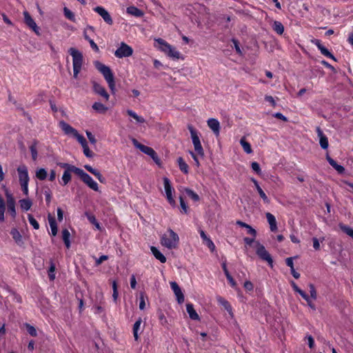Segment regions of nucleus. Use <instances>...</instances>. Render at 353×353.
Instances as JSON below:
<instances>
[{
  "mask_svg": "<svg viewBox=\"0 0 353 353\" xmlns=\"http://www.w3.org/2000/svg\"><path fill=\"white\" fill-rule=\"evenodd\" d=\"M48 221L51 228L52 235L55 236L58 232L57 225L55 219L49 214Z\"/></svg>",
  "mask_w": 353,
  "mask_h": 353,
  "instance_id": "27",
  "label": "nucleus"
},
{
  "mask_svg": "<svg viewBox=\"0 0 353 353\" xmlns=\"http://www.w3.org/2000/svg\"><path fill=\"white\" fill-rule=\"evenodd\" d=\"M37 145H38V141L34 139L33 141L32 145L30 146L32 158L34 161L37 160V157H38V152H37Z\"/></svg>",
  "mask_w": 353,
  "mask_h": 353,
  "instance_id": "38",
  "label": "nucleus"
},
{
  "mask_svg": "<svg viewBox=\"0 0 353 353\" xmlns=\"http://www.w3.org/2000/svg\"><path fill=\"white\" fill-rule=\"evenodd\" d=\"M316 131L319 138V144L322 149L326 150L329 146L327 137L323 134L320 127H316Z\"/></svg>",
  "mask_w": 353,
  "mask_h": 353,
  "instance_id": "17",
  "label": "nucleus"
},
{
  "mask_svg": "<svg viewBox=\"0 0 353 353\" xmlns=\"http://www.w3.org/2000/svg\"><path fill=\"white\" fill-rule=\"evenodd\" d=\"M92 174H94L101 183H105V179L97 170Z\"/></svg>",
  "mask_w": 353,
  "mask_h": 353,
  "instance_id": "58",
  "label": "nucleus"
},
{
  "mask_svg": "<svg viewBox=\"0 0 353 353\" xmlns=\"http://www.w3.org/2000/svg\"><path fill=\"white\" fill-rule=\"evenodd\" d=\"M308 286L310 288V293L311 298L313 299H316L317 297V293H316V290L315 289L314 284L310 283L308 285Z\"/></svg>",
  "mask_w": 353,
  "mask_h": 353,
  "instance_id": "51",
  "label": "nucleus"
},
{
  "mask_svg": "<svg viewBox=\"0 0 353 353\" xmlns=\"http://www.w3.org/2000/svg\"><path fill=\"white\" fill-rule=\"evenodd\" d=\"M145 303L144 294H143V293H141L139 309L141 310H143L145 309Z\"/></svg>",
  "mask_w": 353,
  "mask_h": 353,
  "instance_id": "57",
  "label": "nucleus"
},
{
  "mask_svg": "<svg viewBox=\"0 0 353 353\" xmlns=\"http://www.w3.org/2000/svg\"><path fill=\"white\" fill-rule=\"evenodd\" d=\"M248 234L254 236V238L256 236V231L254 230L251 225H248L246 228Z\"/></svg>",
  "mask_w": 353,
  "mask_h": 353,
  "instance_id": "59",
  "label": "nucleus"
},
{
  "mask_svg": "<svg viewBox=\"0 0 353 353\" xmlns=\"http://www.w3.org/2000/svg\"><path fill=\"white\" fill-rule=\"evenodd\" d=\"M17 172L19 174V181L20 184L28 183L30 179L28 176L27 166L24 164L19 165L17 168Z\"/></svg>",
  "mask_w": 353,
  "mask_h": 353,
  "instance_id": "10",
  "label": "nucleus"
},
{
  "mask_svg": "<svg viewBox=\"0 0 353 353\" xmlns=\"http://www.w3.org/2000/svg\"><path fill=\"white\" fill-rule=\"evenodd\" d=\"M158 43L160 45V50L163 51V52L168 54V51H170V48L172 46H170L169 43H168L165 41H164L162 39H158L156 40Z\"/></svg>",
  "mask_w": 353,
  "mask_h": 353,
  "instance_id": "30",
  "label": "nucleus"
},
{
  "mask_svg": "<svg viewBox=\"0 0 353 353\" xmlns=\"http://www.w3.org/2000/svg\"><path fill=\"white\" fill-rule=\"evenodd\" d=\"M63 12H64V15L65 17L68 19L69 20L74 22L75 21V17H74V13L70 10H69L68 8L66 7H64L63 8Z\"/></svg>",
  "mask_w": 353,
  "mask_h": 353,
  "instance_id": "45",
  "label": "nucleus"
},
{
  "mask_svg": "<svg viewBox=\"0 0 353 353\" xmlns=\"http://www.w3.org/2000/svg\"><path fill=\"white\" fill-rule=\"evenodd\" d=\"M240 144L241 145L243 150L247 154H251L252 152L251 145L248 141H246L245 138L244 137L241 139Z\"/></svg>",
  "mask_w": 353,
  "mask_h": 353,
  "instance_id": "36",
  "label": "nucleus"
},
{
  "mask_svg": "<svg viewBox=\"0 0 353 353\" xmlns=\"http://www.w3.org/2000/svg\"><path fill=\"white\" fill-rule=\"evenodd\" d=\"M87 218L89 220V221L95 225V227L99 230L100 229V225L99 223L96 219L95 216L92 214H87Z\"/></svg>",
  "mask_w": 353,
  "mask_h": 353,
  "instance_id": "48",
  "label": "nucleus"
},
{
  "mask_svg": "<svg viewBox=\"0 0 353 353\" xmlns=\"http://www.w3.org/2000/svg\"><path fill=\"white\" fill-rule=\"evenodd\" d=\"M186 310L189 314V316L192 320H199V316L194 309L193 305L192 303H187L186 305Z\"/></svg>",
  "mask_w": 353,
  "mask_h": 353,
  "instance_id": "24",
  "label": "nucleus"
},
{
  "mask_svg": "<svg viewBox=\"0 0 353 353\" xmlns=\"http://www.w3.org/2000/svg\"><path fill=\"white\" fill-rule=\"evenodd\" d=\"M177 162H178L179 167L181 171L185 174H188L189 166L184 161L182 157H179L177 159Z\"/></svg>",
  "mask_w": 353,
  "mask_h": 353,
  "instance_id": "39",
  "label": "nucleus"
},
{
  "mask_svg": "<svg viewBox=\"0 0 353 353\" xmlns=\"http://www.w3.org/2000/svg\"><path fill=\"white\" fill-rule=\"evenodd\" d=\"M44 195H45V197H46V201L48 204H50V201H51V192L50 190H46L44 192Z\"/></svg>",
  "mask_w": 353,
  "mask_h": 353,
  "instance_id": "63",
  "label": "nucleus"
},
{
  "mask_svg": "<svg viewBox=\"0 0 353 353\" xmlns=\"http://www.w3.org/2000/svg\"><path fill=\"white\" fill-rule=\"evenodd\" d=\"M6 211V203L3 198L0 194V222H3L5 220L4 213Z\"/></svg>",
  "mask_w": 353,
  "mask_h": 353,
  "instance_id": "41",
  "label": "nucleus"
},
{
  "mask_svg": "<svg viewBox=\"0 0 353 353\" xmlns=\"http://www.w3.org/2000/svg\"><path fill=\"white\" fill-rule=\"evenodd\" d=\"M185 192L187 194V195L191 199H192L194 201L196 202V201H199V199H200L199 196L196 192H194L193 190H192L189 188H185Z\"/></svg>",
  "mask_w": 353,
  "mask_h": 353,
  "instance_id": "44",
  "label": "nucleus"
},
{
  "mask_svg": "<svg viewBox=\"0 0 353 353\" xmlns=\"http://www.w3.org/2000/svg\"><path fill=\"white\" fill-rule=\"evenodd\" d=\"M140 150L144 154L150 156L157 164H160V159L157 152L152 148L147 145H141Z\"/></svg>",
  "mask_w": 353,
  "mask_h": 353,
  "instance_id": "13",
  "label": "nucleus"
},
{
  "mask_svg": "<svg viewBox=\"0 0 353 353\" xmlns=\"http://www.w3.org/2000/svg\"><path fill=\"white\" fill-rule=\"evenodd\" d=\"M141 323L142 319L141 317H139V319L137 320V321L134 323L133 325V335L134 337V340L137 341L139 340V331L140 330Z\"/></svg>",
  "mask_w": 353,
  "mask_h": 353,
  "instance_id": "28",
  "label": "nucleus"
},
{
  "mask_svg": "<svg viewBox=\"0 0 353 353\" xmlns=\"http://www.w3.org/2000/svg\"><path fill=\"white\" fill-rule=\"evenodd\" d=\"M272 29L274 30V32H276L278 34L280 35H281L284 32L283 25L282 24L281 22L278 21H275L273 23Z\"/></svg>",
  "mask_w": 353,
  "mask_h": 353,
  "instance_id": "35",
  "label": "nucleus"
},
{
  "mask_svg": "<svg viewBox=\"0 0 353 353\" xmlns=\"http://www.w3.org/2000/svg\"><path fill=\"white\" fill-rule=\"evenodd\" d=\"M170 286L176 297L177 302L179 304L183 303L184 302V295H183L179 285L177 284V283L175 281H172L170 283Z\"/></svg>",
  "mask_w": 353,
  "mask_h": 353,
  "instance_id": "14",
  "label": "nucleus"
},
{
  "mask_svg": "<svg viewBox=\"0 0 353 353\" xmlns=\"http://www.w3.org/2000/svg\"><path fill=\"white\" fill-rule=\"evenodd\" d=\"M268 222L270 224V230L275 232L277 230L276 221L274 216L270 212L265 214Z\"/></svg>",
  "mask_w": 353,
  "mask_h": 353,
  "instance_id": "20",
  "label": "nucleus"
},
{
  "mask_svg": "<svg viewBox=\"0 0 353 353\" xmlns=\"http://www.w3.org/2000/svg\"><path fill=\"white\" fill-rule=\"evenodd\" d=\"M208 127L212 130L213 133L216 137L219 136L220 134V123L219 121L214 118L209 119L207 121Z\"/></svg>",
  "mask_w": 353,
  "mask_h": 353,
  "instance_id": "16",
  "label": "nucleus"
},
{
  "mask_svg": "<svg viewBox=\"0 0 353 353\" xmlns=\"http://www.w3.org/2000/svg\"><path fill=\"white\" fill-rule=\"evenodd\" d=\"M252 169L257 174H261V170L260 165L257 162H252L251 164Z\"/></svg>",
  "mask_w": 353,
  "mask_h": 353,
  "instance_id": "55",
  "label": "nucleus"
},
{
  "mask_svg": "<svg viewBox=\"0 0 353 353\" xmlns=\"http://www.w3.org/2000/svg\"><path fill=\"white\" fill-rule=\"evenodd\" d=\"M252 181L254 183V185H255V187L256 188L257 192H259L261 198L263 199L264 203H270V199H268V197L266 196V194L264 192V191L261 189V188L259 185L258 181L256 179H252Z\"/></svg>",
  "mask_w": 353,
  "mask_h": 353,
  "instance_id": "21",
  "label": "nucleus"
},
{
  "mask_svg": "<svg viewBox=\"0 0 353 353\" xmlns=\"http://www.w3.org/2000/svg\"><path fill=\"white\" fill-rule=\"evenodd\" d=\"M72 172V171H64L63 176L61 177V181L60 182L61 185L65 186L71 181Z\"/></svg>",
  "mask_w": 353,
  "mask_h": 353,
  "instance_id": "34",
  "label": "nucleus"
},
{
  "mask_svg": "<svg viewBox=\"0 0 353 353\" xmlns=\"http://www.w3.org/2000/svg\"><path fill=\"white\" fill-rule=\"evenodd\" d=\"M92 107L96 112L100 114H105L108 109V107L100 102L94 103Z\"/></svg>",
  "mask_w": 353,
  "mask_h": 353,
  "instance_id": "29",
  "label": "nucleus"
},
{
  "mask_svg": "<svg viewBox=\"0 0 353 353\" xmlns=\"http://www.w3.org/2000/svg\"><path fill=\"white\" fill-rule=\"evenodd\" d=\"M93 10L103 18V19L107 24L110 26H112L113 24V20L112 17L103 7L97 6Z\"/></svg>",
  "mask_w": 353,
  "mask_h": 353,
  "instance_id": "9",
  "label": "nucleus"
},
{
  "mask_svg": "<svg viewBox=\"0 0 353 353\" xmlns=\"http://www.w3.org/2000/svg\"><path fill=\"white\" fill-rule=\"evenodd\" d=\"M150 250L154 257L158 259L161 263H165L166 258L165 256L154 246H151Z\"/></svg>",
  "mask_w": 353,
  "mask_h": 353,
  "instance_id": "23",
  "label": "nucleus"
},
{
  "mask_svg": "<svg viewBox=\"0 0 353 353\" xmlns=\"http://www.w3.org/2000/svg\"><path fill=\"white\" fill-rule=\"evenodd\" d=\"M126 12L128 14L137 17H141L143 16V12L135 6L128 7Z\"/></svg>",
  "mask_w": 353,
  "mask_h": 353,
  "instance_id": "25",
  "label": "nucleus"
},
{
  "mask_svg": "<svg viewBox=\"0 0 353 353\" xmlns=\"http://www.w3.org/2000/svg\"><path fill=\"white\" fill-rule=\"evenodd\" d=\"M19 203H20V207L21 208V209L25 210H30L32 205V202L29 199H21L19 201Z\"/></svg>",
  "mask_w": 353,
  "mask_h": 353,
  "instance_id": "40",
  "label": "nucleus"
},
{
  "mask_svg": "<svg viewBox=\"0 0 353 353\" xmlns=\"http://www.w3.org/2000/svg\"><path fill=\"white\" fill-rule=\"evenodd\" d=\"M312 43L316 45V46L318 48V49L321 51V54L324 56L333 59L334 61H336V59L335 57L325 48L324 47L321 43V41L316 39H314L312 41Z\"/></svg>",
  "mask_w": 353,
  "mask_h": 353,
  "instance_id": "12",
  "label": "nucleus"
},
{
  "mask_svg": "<svg viewBox=\"0 0 353 353\" xmlns=\"http://www.w3.org/2000/svg\"><path fill=\"white\" fill-rule=\"evenodd\" d=\"M55 270V265L53 263H51L50 267L48 270V276L50 281H53L55 278V275L54 274Z\"/></svg>",
  "mask_w": 353,
  "mask_h": 353,
  "instance_id": "50",
  "label": "nucleus"
},
{
  "mask_svg": "<svg viewBox=\"0 0 353 353\" xmlns=\"http://www.w3.org/2000/svg\"><path fill=\"white\" fill-rule=\"evenodd\" d=\"M8 212L14 218L16 216L15 201L12 194L6 192Z\"/></svg>",
  "mask_w": 353,
  "mask_h": 353,
  "instance_id": "15",
  "label": "nucleus"
},
{
  "mask_svg": "<svg viewBox=\"0 0 353 353\" xmlns=\"http://www.w3.org/2000/svg\"><path fill=\"white\" fill-rule=\"evenodd\" d=\"M69 52L72 57L73 61V68L81 69L83 64V55L82 54L75 48H71L69 50Z\"/></svg>",
  "mask_w": 353,
  "mask_h": 353,
  "instance_id": "6",
  "label": "nucleus"
},
{
  "mask_svg": "<svg viewBox=\"0 0 353 353\" xmlns=\"http://www.w3.org/2000/svg\"><path fill=\"white\" fill-rule=\"evenodd\" d=\"M94 65L96 68L103 74L104 79L108 84L110 89L111 90L112 92L114 93L115 89V82L114 74L111 69L108 66L101 63L99 61H95Z\"/></svg>",
  "mask_w": 353,
  "mask_h": 353,
  "instance_id": "2",
  "label": "nucleus"
},
{
  "mask_svg": "<svg viewBox=\"0 0 353 353\" xmlns=\"http://www.w3.org/2000/svg\"><path fill=\"white\" fill-rule=\"evenodd\" d=\"M10 234L17 245H22L23 244L22 236L17 229L12 228L10 231Z\"/></svg>",
  "mask_w": 353,
  "mask_h": 353,
  "instance_id": "22",
  "label": "nucleus"
},
{
  "mask_svg": "<svg viewBox=\"0 0 353 353\" xmlns=\"http://www.w3.org/2000/svg\"><path fill=\"white\" fill-rule=\"evenodd\" d=\"M70 233L68 231V230L63 229L62 230V239H63V241L65 245L67 248H70Z\"/></svg>",
  "mask_w": 353,
  "mask_h": 353,
  "instance_id": "33",
  "label": "nucleus"
},
{
  "mask_svg": "<svg viewBox=\"0 0 353 353\" xmlns=\"http://www.w3.org/2000/svg\"><path fill=\"white\" fill-rule=\"evenodd\" d=\"M339 228L341 229V230L346 234L347 236L351 237L353 239V229L350 228V226L343 224V223H340L339 224Z\"/></svg>",
  "mask_w": 353,
  "mask_h": 353,
  "instance_id": "31",
  "label": "nucleus"
},
{
  "mask_svg": "<svg viewBox=\"0 0 353 353\" xmlns=\"http://www.w3.org/2000/svg\"><path fill=\"white\" fill-rule=\"evenodd\" d=\"M23 15L26 24L30 28H31L37 35H39V28L37 26L35 21L32 18L30 14L27 11H25L23 12Z\"/></svg>",
  "mask_w": 353,
  "mask_h": 353,
  "instance_id": "11",
  "label": "nucleus"
},
{
  "mask_svg": "<svg viewBox=\"0 0 353 353\" xmlns=\"http://www.w3.org/2000/svg\"><path fill=\"white\" fill-rule=\"evenodd\" d=\"M188 128L191 134V138L192 140V143H193L195 152L197 153L198 155H199L201 157H203L205 155L204 150L201 145L200 139L197 134V131L195 130V128L192 125H188Z\"/></svg>",
  "mask_w": 353,
  "mask_h": 353,
  "instance_id": "4",
  "label": "nucleus"
},
{
  "mask_svg": "<svg viewBox=\"0 0 353 353\" xmlns=\"http://www.w3.org/2000/svg\"><path fill=\"white\" fill-rule=\"evenodd\" d=\"M216 300L229 313H232V307L227 300L220 296L216 297Z\"/></svg>",
  "mask_w": 353,
  "mask_h": 353,
  "instance_id": "32",
  "label": "nucleus"
},
{
  "mask_svg": "<svg viewBox=\"0 0 353 353\" xmlns=\"http://www.w3.org/2000/svg\"><path fill=\"white\" fill-rule=\"evenodd\" d=\"M326 159L328 163L332 165L339 174H343L345 172V168L341 165H339L328 154L326 155Z\"/></svg>",
  "mask_w": 353,
  "mask_h": 353,
  "instance_id": "19",
  "label": "nucleus"
},
{
  "mask_svg": "<svg viewBox=\"0 0 353 353\" xmlns=\"http://www.w3.org/2000/svg\"><path fill=\"white\" fill-rule=\"evenodd\" d=\"M244 288L247 291H252L254 286L250 281H247L244 283Z\"/></svg>",
  "mask_w": 353,
  "mask_h": 353,
  "instance_id": "61",
  "label": "nucleus"
},
{
  "mask_svg": "<svg viewBox=\"0 0 353 353\" xmlns=\"http://www.w3.org/2000/svg\"><path fill=\"white\" fill-rule=\"evenodd\" d=\"M80 179L85 183L90 188L94 191H99V186L97 182H95L92 178L83 170L79 168L77 173Z\"/></svg>",
  "mask_w": 353,
  "mask_h": 353,
  "instance_id": "5",
  "label": "nucleus"
},
{
  "mask_svg": "<svg viewBox=\"0 0 353 353\" xmlns=\"http://www.w3.org/2000/svg\"><path fill=\"white\" fill-rule=\"evenodd\" d=\"M26 326L27 328V332H28V334L30 335H31L32 336H37V332L34 326H32L30 324H28V323L26 324Z\"/></svg>",
  "mask_w": 353,
  "mask_h": 353,
  "instance_id": "49",
  "label": "nucleus"
},
{
  "mask_svg": "<svg viewBox=\"0 0 353 353\" xmlns=\"http://www.w3.org/2000/svg\"><path fill=\"white\" fill-rule=\"evenodd\" d=\"M86 135L88 137V139H89L90 142L92 144H95L97 143V139H95L94 136L90 132L86 131Z\"/></svg>",
  "mask_w": 353,
  "mask_h": 353,
  "instance_id": "56",
  "label": "nucleus"
},
{
  "mask_svg": "<svg viewBox=\"0 0 353 353\" xmlns=\"http://www.w3.org/2000/svg\"><path fill=\"white\" fill-rule=\"evenodd\" d=\"M163 185H164V188H165V194L166 195L172 194L173 188L171 185L170 181L167 177H163Z\"/></svg>",
  "mask_w": 353,
  "mask_h": 353,
  "instance_id": "37",
  "label": "nucleus"
},
{
  "mask_svg": "<svg viewBox=\"0 0 353 353\" xmlns=\"http://www.w3.org/2000/svg\"><path fill=\"white\" fill-rule=\"evenodd\" d=\"M313 241V248L315 250H320V244L319 241L317 238L313 237L312 238Z\"/></svg>",
  "mask_w": 353,
  "mask_h": 353,
  "instance_id": "60",
  "label": "nucleus"
},
{
  "mask_svg": "<svg viewBox=\"0 0 353 353\" xmlns=\"http://www.w3.org/2000/svg\"><path fill=\"white\" fill-rule=\"evenodd\" d=\"M179 200H180V205H181V208L182 209V212L184 214H187L188 213V205L185 203V201H184L183 196H181L179 197Z\"/></svg>",
  "mask_w": 353,
  "mask_h": 353,
  "instance_id": "54",
  "label": "nucleus"
},
{
  "mask_svg": "<svg viewBox=\"0 0 353 353\" xmlns=\"http://www.w3.org/2000/svg\"><path fill=\"white\" fill-rule=\"evenodd\" d=\"M170 57L173 59H179L180 58V53L175 50L172 46L170 48V51H168L167 54Z\"/></svg>",
  "mask_w": 353,
  "mask_h": 353,
  "instance_id": "47",
  "label": "nucleus"
},
{
  "mask_svg": "<svg viewBox=\"0 0 353 353\" xmlns=\"http://www.w3.org/2000/svg\"><path fill=\"white\" fill-rule=\"evenodd\" d=\"M83 154L88 158H92L94 156V153L89 149V147L83 149Z\"/></svg>",
  "mask_w": 353,
  "mask_h": 353,
  "instance_id": "64",
  "label": "nucleus"
},
{
  "mask_svg": "<svg viewBox=\"0 0 353 353\" xmlns=\"http://www.w3.org/2000/svg\"><path fill=\"white\" fill-rule=\"evenodd\" d=\"M95 259V265H100L103 261L108 259V255H101L99 258L94 257Z\"/></svg>",
  "mask_w": 353,
  "mask_h": 353,
  "instance_id": "52",
  "label": "nucleus"
},
{
  "mask_svg": "<svg viewBox=\"0 0 353 353\" xmlns=\"http://www.w3.org/2000/svg\"><path fill=\"white\" fill-rule=\"evenodd\" d=\"M93 89H94V91L97 94L104 97L106 101H108L109 99L108 93L107 92L103 86H101L100 84L94 82L93 84Z\"/></svg>",
  "mask_w": 353,
  "mask_h": 353,
  "instance_id": "18",
  "label": "nucleus"
},
{
  "mask_svg": "<svg viewBox=\"0 0 353 353\" xmlns=\"http://www.w3.org/2000/svg\"><path fill=\"white\" fill-rule=\"evenodd\" d=\"M59 127L66 135H71L74 137L80 144L86 141L84 137L80 134L78 131L64 121H60Z\"/></svg>",
  "mask_w": 353,
  "mask_h": 353,
  "instance_id": "3",
  "label": "nucleus"
},
{
  "mask_svg": "<svg viewBox=\"0 0 353 353\" xmlns=\"http://www.w3.org/2000/svg\"><path fill=\"white\" fill-rule=\"evenodd\" d=\"M127 114L132 117L133 119H134L138 123H145V120L143 117H140L139 115H137L134 111H132V110H127Z\"/></svg>",
  "mask_w": 353,
  "mask_h": 353,
  "instance_id": "43",
  "label": "nucleus"
},
{
  "mask_svg": "<svg viewBox=\"0 0 353 353\" xmlns=\"http://www.w3.org/2000/svg\"><path fill=\"white\" fill-rule=\"evenodd\" d=\"M257 248L256 253V254L263 261H265L268 263L270 266H272L273 260L272 256L269 254V252L265 250V247L260 244L259 242L257 243Z\"/></svg>",
  "mask_w": 353,
  "mask_h": 353,
  "instance_id": "8",
  "label": "nucleus"
},
{
  "mask_svg": "<svg viewBox=\"0 0 353 353\" xmlns=\"http://www.w3.org/2000/svg\"><path fill=\"white\" fill-rule=\"evenodd\" d=\"M132 53V48L124 42H122L120 47L115 51L114 55L118 58H123L130 57Z\"/></svg>",
  "mask_w": 353,
  "mask_h": 353,
  "instance_id": "7",
  "label": "nucleus"
},
{
  "mask_svg": "<svg viewBox=\"0 0 353 353\" xmlns=\"http://www.w3.org/2000/svg\"><path fill=\"white\" fill-rule=\"evenodd\" d=\"M321 63L322 65H323L327 68L331 70L334 72H336L335 68L331 64H330L327 61L323 60V61H321Z\"/></svg>",
  "mask_w": 353,
  "mask_h": 353,
  "instance_id": "62",
  "label": "nucleus"
},
{
  "mask_svg": "<svg viewBox=\"0 0 353 353\" xmlns=\"http://www.w3.org/2000/svg\"><path fill=\"white\" fill-rule=\"evenodd\" d=\"M179 238L178 234L172 229H168L161 238V243L163 246L172 250L178 247Z\"/></svg>",
  "mask_w": 353,
  "mask_h": 353,
  "instance_id": "1",
  "label": "nucleus"
},
{
  "mask_svg": "<svg viewBox=\"0 0 353 353\" xmlns=\"http://www.w3.org/2000/svg\"><path fill=\"white\" fill-rule=\"evenodd\" d=\"M48 176V173H47V171L46 170V169L44 168H39L36 171V177L40 180V181H43L45 179H46Z\"/></svg>",
  "mask_w": 353,
  "mask_h": 353,
  "instance_id": "42",
  "label": "nucleus"
},
{
  "mask_svg": "<svg viewBox=\"0 0 353 353\" xmlns=\"http://www.w3.org/2000/svg\"><path fill=\"white\" fill-rule=\"evenodd\" d=\"M28 221H29V223L31 225H32V227L34 228V229L35 230H38L39 228V223L37 222V221L33 217V216L30 214H28Z\"/></svg>",
  "mask_w": 353,
  "mask_h": 353,
  "instance_id": "46",
  "label": "nucleus"
},
{
  "mask_svg": "<svg viewBox=\"0 0 353 353\" xmlns=\"http://www.w3.org/2000/svg\"><path fill=\"white\" fill-rule=\"evenodd\" d=\"M203 243L208 246V248L212 252H214L215 251V245L210 238L207 239Z\"/></svg>",
  "mask_w": 353,
  "mask_h": 353,
  "instance_id": "53",
  "label": "nucleus"
},
{
  "mask_svg": "<svg viewBox=\"0 0 353 353\" xmlns=\"http://www.w3.org/2000/svg\"><path fill=\"white\" fill-rule=\"evenodd\" d=\"M57 165L60 166L62 168H65V171H72L73 173L76 174L79 170V168H77L73 165H70L67 163H57Z\"/></svg>",
  "mask_w": 353,
  "mask_h": 353,
  "instance_id": "26",
  "label": "nucleus"
}]
</instances>
